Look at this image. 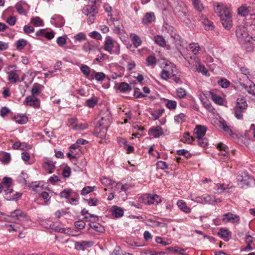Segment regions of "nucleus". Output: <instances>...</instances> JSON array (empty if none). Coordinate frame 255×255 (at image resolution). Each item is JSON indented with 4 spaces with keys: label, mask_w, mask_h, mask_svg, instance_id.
Listing matches in <instances>:
<instances>
[{
    "label": "nucleus",
    "mask_w": 255,
    "mask_h": 255,
    "mask_svg": "<svg viewBox=\"0 0 255 255\" xmlns=\"http://www.w3.org/2000/svg\"><path fill=\"white\" fill-rule=\"evenodd\" d=\"M165 105L168 109L171 110H174L176 108L177 103L175 101L167 100V102L166 103Z\"/></svg>",
    "instance_id": "obj_52"
},
{
    "label": "nucleus",
    "mask_w": 255,
    "mask_h": 255,
    "mask_svg": "<svg viewBox=\"0 0 255 255\" xmlns=\"http://www.w3.org/2000/svg\"><path fill=\"white\" fill-rule=\"evenodd\" d=\"M31 22L32 23L33 25L36 27L41 26L43 23V21L41 19L37 16L31 19Z\"/></svg>",
    "instance_id": "obj_51"
},
{
    "label": "nucleus",
    "mask_w": 255,
    "mask_h": 255,
    "mask_svg": "<svg viewBox=\"0 0 255 255\" xmlns=\"http://www.w3.org/2000/svg\"><path fill=\"white\" fill-rule=\"evenodd\" d=\"M82 11L87 16L96 14L98 11L95 1L93 0L89 1L88 4L83 8Z\"/></svg>",
    "instance_id": "obj_6"
},
{
    "label": "nucleus",
    "mask_w": 255,
    "mask_h": 255,
    "mask_svg": "<svg viewBox=\"0 0 255 255\" xmlns=\"http://www.w3.org/2000/svg\"><path fill=\"white\" fill-rule=\"evenodd\" d=\"M10 217L19 221H28L30 220L27 214L20 209H16L10 212Z\"/></svg>",
    "instance_id": "obj_5"
},
{
    "label": "nucleus",
    "mask_w": 255,
    "mask_h": 255,
    "mask_svg": "<svg viewBox=\"0 0 255 255\" xmlns=\"http://www.w3.org/2000/svg\"><path fill=\"white\" fill-rule=\"evenodd\" d=\"M23 228L21 226H19L17 224H11L8 227V230L9 232H11L12 231H15V232H20V230H21Z\"/></svg>",
    "instance_id": "obj_57"
},
{
    "label": "nucleus",
    "mask_w": 255,
    "mask_h": 255,
    "mask_svg": "<svg viewBox=\"0 0 255 255\" xmlns=\"http://www.w3.org/2000/svg\"><path fill=\"white\" fill-rule=\"evenodd\" d=\"M239 220V216L234 215L230 212L224 214L223 218V221L226 222L235 223L238 222Z\"/></svg>",
    "instance_id": "obj_15"
},
{
    "label": "nucleus",
    "mask_w": 255,
    "mask_h": 255,
    "mask_svg": "<svg viewBox=\"0 0 255 255\" xmlns=\"http://www.w3.org/2000/svg\"><path fill=\"white\" fill-rule=\"evenodd\" d=\"M107 131V127L104 126L99 122L95 128L94 134L95 136L102 139L106 136Z\"/></svg>",
    "instance_id": "obj_9"
},
{
    "label": "nucleus",
    "mask_w": 255,
    "mask_h": 255,
    "mask_svg": "<svg viewBox=\"0 0 255 255\" xmlns=\"http://www.w3.org/2000/svg\"><path fill=\"white\" fill-rule=\"evenodd\" d=\"M171 71H172V72L170 76V79L173 80L177 84H182V81L180 78V75L178 73H174V71L172 69H171Z\"/></svg>",
    "instance_id": "obj_34"
},
{
    "label": "nucleus",
    "mask_w": 255,
    "mask_h": 255,
    "mask_svg": "<svg viewBox=\"0 0 255 255\" xmlns=\"http://www.w3.org/2000/svg\"><path fill=\"white\" fill-rule=\"evenodd\" d=\"M146 64L153 67L156 63V59L152 55L149 56L146 59Z\"/></svg>",
    "instance_id": "obj_39"
},
{
    "label": "nucleus",
    "mask_w": 255,
    "mask_h": 255,
    "mask_svg": "<svg viewBox=\"0 0 255 255\" xmlns=\"http://www.w3.org/2000/svg\"><path fill=\"white\" fill-rule=\"evenodd\" d=\"M98 102L97 98L88 99L86 101V106L89 108H93Z\"/></svg>",
    "instance_id": "obj_54"
},
{
    "label": "nucleus",
    "mask_w": 255,
    "mask_h": 255,
    "mask_svg": "<svg viewBox=\"0 0 255 255\" xmlns=\"http://www.w3.org/2000/svg\"><path fill=\"white\" fill-rule=\"evenodd\" d=\"M155 20V16L153 12H147L144 15V22L151 23Z\"/></svg>",
    "instance_id": "obj_33"
},
{
    "label": "nucleus",
    "mask_w": 255,
    "mask_h": 255,
    "mask_svg": "<svg viewBox=\"0 0 255 255\" xmlns=\"http://www.w3.org/2000/svg\"><path fill=\"white\" fill-rule=\"evenodd\" d=\"M221 202L219 199H216L215 196L212 195H208L203 197V200H202V203L203 204H214L218 202Z\"/></svg>",
    "instance_id": "obj_23"
},
{
    "label": "nucleus",
    "mask_w": 255,
    "mask_h": 255,
    "mask_svg": "<svg viewBox=\"0 0 255 255\" xmlns=\"http://www.w3.org/2000/svg\"><path fill=\"white\" fill-rule=\"evenodd\" d=\"M164 111V109H160L151 111V115L153 120H156L160 118Z\"/></svg>",
    "instance_id": "obj_31"
},
{
    "label": "nucleus",
    "mask_w": 255,
    "mask_h": 255,
    "mask_svg": "<svg viewBox=\"0 0 255 255\" xmlns=\"http://www.w3.org/2000/svg\"><path fill=\"white\" fill-rule=\"evenodd\" d=\"M83 219L91 223H95L99 220V217L97 215L91 214H89L88 216H85Z\"/></svg>",
    "instance_id": "obj_38"
},
{
    "label": "nucleus",
    "mask_w": 255,
    "mask_h": 255,
    "mask_svg": "<svg viewBox=\"0 0 255 255\" xmlns=\"http://www.w3.org/2000/svg\"><path fill=\"white\" fill-rule=\"evenodd\" d=\"M95 188V186H87L83 188L81 191V194L82 195H86L94 190Z\"/></svg>",
    "instance_id": "obj_55"
},
{
    "label": "nucleus",
    "mask_w": 255,
    "mask_h": 255,
    "mask_svg": "<svg viewBox=\"0 0 255 255\" xmlns=\"http://www.w3.org/2000/svg\"><path fill=\"white\" fill-rule=\"evenodd\" d=\"M72 190L66 189L61 191L60 193V196L63 198H67L70 196Z\"/></svg>",
    "instance_id": "obj_53"
},
{
    "label": "nucleus",
    "mask_w": 255,
    "mask_h": 255,
    "mask_svg": "<svg viewBox=\"0 0 255 255\" xmlns=\"http://www.w3.org/2000/svg\"><path fill=\"white\" fill-rule=\"evenodd\" d=\"M101 181L102 183L105 186L112 185L114 183V181L105 177L101 178Z\"/></svg>",
    "instance_id": "obj_61"
},
{
    "label": "nucleus",
    "mask_w": 255,
    "mask_h": 255,
    "mask_svg": "<svg viewBox=\"0 0 255 255\" xmlns=\"http://www.w3.org/2000/svg\"><path fill=\"white\" fill-rule=\"evenodd\" d=\"M43 86L39 84L34 83L32 87L31 92V95L36 97L39 95L43 89Z\"/></svg>",
    "instance_id": "obj_20"
},
{
    "label": "nucleus",
    "mask_w": 255,
    "mask_h": 255,
    "mask_svg": "<svg viewBox=\"0 0 255 255\" xmlns=\"http://www.w3.org/2000/svg\"><path fill=\"white\" fill-rule=\"evenodd\" d=\"M250 13L249 7L246 4H244L238 8V14L243 16H246Z\"/></svg>",
    "instance_id": "obj_26"
},
{
    "label": "nucleus",
    "mask_w": 255,
    "mask_h": 255,
    "mask_svg": "<svg viewBox=\"0 0 255 255\" xmlns=\"http://www.w3.org/2000/svg\"><path fill=\"white\" fill-rule=\"evenodd\" d=\"M197 141L199 145L203 147H205L208 145V139L206 138L198 137Z\"/></svg>",
    "instance_id": "obj_59"
},
{
    "label": "nucleus",
    "mask_w": 255,
    "mask_h": 255,
    "mask_svg": "<svg viewBox=\"0 0 255 255\" xmlns=\"http://www.w3.org/2000/svg\"><path fill=\"white\" fill-rule=\"evenodd\" d=\"M4 197L7 200H14L19 198L22 194L14 191L11 187L5 189Z\"/></svg>",
    "instance_id": "obj_7"
},
{
    "label": "nucleus",
    "mask_w": 255,
    "mask_h": 255,
    "mask_svg": "<svg viewBox=\"0 0 255 255\" xmlns=\"http://www.w3.org/2000/svg\"><path fill=\"white\" fill-rule=\"evenodd\" d=\"M176 94L179 98L183 99L186 97L187 92L184 89L179 88L176 90Z\"/></svg>",
    "instance_id": "obj_46"
},
{
    "label": "nucleus",
    "mask_w": 255,
    "mask_h": 255,
    "mask_svg": "<svg viewBox=\"0 0 255 255\" xmlns=\"http://www.w3.org/2000/svg\"><path fill=\"white\" fill-rule=\"evenodd\" d=\"M43 167L48 171L49 173H51L52 170L55 168V163L51 159L46 158L44 161Z\"/></svg>",
    "instance_id": "obj_18"
},
{
    "label": "nucleus",
    "mask_w": 255,
    "mask_h": 255,
    "mask_svg": "<svg viewBox=\"0 0 255 255\" xmlns=\"http://www.w3.org/2000/svg\"><path fill=\"white\" fill-rule=\"evenodd\" d=\"M212 100L217 104L222 105L223 103V99L219 96L213 94L211 96Z\"/></svg>",
    "instance_id": "obj_50"
},
{
    "label": "nucleus",
    "mask_w": 255,
    "mask_h": 255,
    "mask_svg": "<svg viewBox=\"0 0 255 255\" xmlns=\"http://www.w3.org/2000/svg\"><path fill=\"white\" fill-rule=\"evenodd\" d=\"M119 90L122 93H126L127 92H129L131 90V88L130 86L126 82H122L119 86Z\"/></svg>",
    "instance_id": "obj_32"
},
{
    "label": "nucleus",
    "mask_w": 255,
    "mask_h": 255,
    "mask_svg": "<svg viewBox=\"0 0 255 255\" xmlns=\"http://www.w3.org/2000/svg\"><path fill=\"white\" fill-rule=\"evenodd\" d=\"M207 131V128L205 126L197 125L194 129V133L197 135V138L203 137Z\"/></svg>",
    "instance_id": "obj_17"
},
{
    "label": "nucleus",
    "mask_w": 255,
    "mask_h": 255,
    "mask_svg": "<svg viewBox=\"0 0 255 255\" xmlns=\"http://www.w3.org/2000/svg\"><path fill=\"white\" fill-rule=\"evenodd\" d=\"M26 44H27L26 40H25L23 39H19V40H17L16 42V48L18 50H21L25 46Z\"/></svg>",
    "instance_id": "obj_45"
},
{
    "label": "nucleus",
    "mask_w": 255,
    "mask_h": 255,
    "mask_svg": "<svg viewBox=\"0 0 255 255\" xmlns=\"http://www.w3.org/2000/svg\"><path fill=\"white\" fill-rule=\"evenodd\" d=\"M177 154L179 155H183L187 158L191 157V154L186 149H179L177 151Z\"/></svg>",
    "instance_id": "obj_56"
},
{
    "label": "nucleus",
    "mask_w": 255,
    "mask_h": 255,
    "mask_svg": "<svg viewBox=\"0 0 255 255\" xmlns=\"http://www.w3.org/2000/svg\"><path fill=\"white\" fill-rule=\"evenodd\" d=\"M51 19L55 21V25L58 27H62L65 24L64 18L60 15H55Z\"/></svg>",
    "instance_id": "obj_21"
},
{
    "label": "nucleus",
    "mask_w": 255,
    "mask_h": 255,
    "mask_svg": "<svg viewBox=\"0 0 255 255\" xmlns=\"http://www.w3.org/2000/svg\"><path fill=\"white\" fill-rule=\"evenodd\" d=\"M49 222V226H45V227L53 230L54 231L60 233H65L66 229L62 228L59 225L57 222L53 223L50 221H48Z\"/></svg>",
    "instance_id": "obj_16"
},
{
    "label": "nucleus",
    "mask_w": 255,
    "mask_h": 255,
    "mask_svg": "<svg viewBox=\"0 0 255 255\" xmlns=\"http://www.w3.org/2000/svg\"><path fill=\"white\" fill-rule=\"evenodd\" d=\"M94 78L98 81H103L105 78V74L103 72H96L94 71Z\"/></svg>",
    "instance_id": "obj_60"
},
{
    "label": "nucleus",
    "mask_w": 255,
    "mask_h": 255,
    "mask_svg": "<svg viewBox=\"0 0 255 255\" xmlns=\"http://www.w3.org/2000/svg\"><path fill=\"white\" fill-rule=\"evenodd\" d=\"M238 180L240 181L241 184L243 187L245 186H250L251 185V181L253 180V179L247 173H244L242 175L238 176Z\"/></svg>",
    "instance_id": "obj_12"
},
{
    "label": "nucleus",
    "mask_w": 255,
    "mask_h": 255,
    "mask_svg": "<svg viewBox=\"0 0 255 255\" xmlns=\"http://www.w3.org/2000/svg\"><path fill=\"white\" fill-rule=\"evenodd\" d=\"M159 65L161 68L163 69H169L168 67L171 68L173 67V65L171 64L170 63H168V62H166L164 60H161L159 62Z\"/></svg>",
    "instance_id": "obj_47"
},
{
    "label": "nucleus",
    "mask_w": 255,
    "mask_h": 255,
    "mask_svg": "<svg viewBox=\"0 0 255 255\" xmlns=\"http://www.w3.org/2000/svg\"><path fill=\"white\" fill-rule=\"evenodd\" d=\"M11 159L10 155L9 153L5 152L2 157H1L0 161L4 164L8 163Z\"/></svg>",
    "instance_id": "obj_48"
},
{
    "label": "nucleus",
    "mask_w": 255,
    "mask_h": 255,
    "mask_svg": "<svg viewBox=\"0 0 255 255\" xmlns=\"http://www.w3.org/2000/svg\"><path fill=\"white\" fill-rule=\"evenodd\" d=\"M236 35L240 42L246 41V39L248 38L249 36L246 27L242 25L238 26L237 27Z\"/></svg>",
    "instance_id": "obj_4"
},
{
    "label": "nucleus",
    "mask_w": 255,
    "mask_h": 255,
    "mask_svg": "<svg viewBox=\"0 0 255 255\" xmlns=\"http://www.w3.org/2000/svg\"><path fill=\"white\" fill-rule=\"evenodd\" d=\"M248 107V104L244 98H238L236 105L234 108L235 116L238 120L243 118V114Z\"/></svg>",
    "instance_id": "obj_3"
},
{
    "label": "nucleus",
    "mask_w": 255,
    "mask_h": 255,
    "mask_svg": "<svg viewBox=\"0 0 255 255\" xmlns=\"http://www.w3.org/2000/svg\"><path fill=\"white\" fill-rule=\"evenodd\" d=\"M218 84L223 88H227L229 86L230 83L225 79H221L218 81Z\"/></svg>",
    "instance_id": "obj_64"
},
{
    "label": "nucleus",
    "mask_w": 255,
    "mask_h": 255,
    "mask_svg": "<svg viewBox=\"0 0 255 255\" xmlns=\"http://www.w3.org/2000/svg\"><path fill=\"white\" fill-rule=\"evenodd\" d=\"M16 123L19 124H25L28 121V119L25 116H17L14 117Z\"/></svg>",
    "instance_id": "obj_40"
},
{
    "label": "nucleus",
    "mask_w": 255,
    "mask_h": 255,
    "mask_svg": "<svg viewBox=\"0 0 255 255\" xmlns=\"http://www.w3.org/2000/svg\"><path fill=\"white\" fill-rule=\"evenodd\" d=\"M89 225L90 228L94 229L95 232L103 233L105 231L104 227L98 223H89Z\"/></svg>",
    "instance_id": "obj_22"
},
{
    "label": "nucleus",
    "mask_w": 255,
    "mask_h": 255,
    "mask_svg": "<svg viewBox=\"0 0 255 255\" xmlns=\"http://www.w3.org/2000/svg\"><path fill=\"white\" fill-rule=\"evenodd\" d=\"M178 207L183 211L186 213H189L191 212V209L188 207L185 202L182 200H179L177 202Z\"/></svg>",
    "instance_id": "obj_30"
},
{
    "label": "nucleus",
    "mask_w": 255,
    "mask_h": 255,
    "mask_svg": "<svg viewBox=\"0 0 255 255\" xmlns=\"http://www.w3.org/2000/svg\"><path fill=\"white\" fill-rule=\"evenodd\" d=\"M80 70L86 77H88L90 76L91 69L88 66L86 65H83L80 67Z\"/></svg>",
    "instance_id": "obj_44"
},
{
    "label": "nucleus",
    "mask_w": 255,
    "mask_h": 255,
    "mask_svg": "<svg viewBox=\"0 0 255 255\" xmlns=\"http://www.w3.org/2000/svg\"><path fill=\"white\" fill-rule=\"evenodd\" d=\"M74 225L76 228L82 230L85 227L86 224L83 220H79L76 221Z\"/></svg>",
    "instance_id": "obj_63"
},
{
    "label": "nucleus",
    "mask_w": 255,
    "mask_h": 255,
    "mask_svg": "<svg viewBox=\"0 0 255 255\" xmlns=\"http://www.w3.org/2000/svg\"><path fill=\"white\" fill-rule=\"evenodd\" d=\"M24 105L38 109L40 106V100L33 96H27L24 102Z\"/></svg>",
    "instance_id": "obj_8"
},
{
    "label": "nucleus",
    "mask_w": 255,
    "mask_h": 255,
    "mask_svg": "<svg viewBox=\"0 0 255 255\" xmlns=\"http://www.w3.org/2000/svg\"><path fill=\"white\" fill-rule=\"evenodd\" d=\"M112 213L116 218H120L124 215V210L122 208L115 206L112 207Z\"/></svg>",
    "instance_id": "obj_25"
},
{
    "label": "nucleus",
    "mask_w": 255,
    "mask_h": 255,
    "mask_svg": "<svg viewBox=\"0 0 255 255\" xmlns=\"http://www.w3.org/2000/svg\"><path fill=\"white\" fill-rule=\"evenodd\" d=\"M71 174V170L70 167L67 166L63 169L62 172V175L66 178H68L70 176Z\"/></svg>",
    "instance_id": "obj_62"
},
{
    "label": "nucleus",
    "mask_w": 255,
    "mask_h": 255,
    "mask_svg": "<svg viewBox=\"0 0 255 255\" xmlns=\"http://www.w3.org/2000/svg\"><path fill=\"white\" fill-rule=\"evenodd\" d=\"M11 183L12 179L9 177H5L0 184H2L6 189L7 188L11 187Z\"/></svg>",
    "instance_id": "obj_43"
},
{
    "label": "nucleus",
    "mask_w": 255,
    "mask_h": 255,
    "mask_svg": "<svg viewBox=\"0 0 255 255\" xmlns=\"http://www.w3.org/2000/svg\"><path fill=\"white\" fill-rule=\"evenodd\" d=\"M187 61L189 64L191 66H196L200 63V61L199 58L195 55L191 56L188 60Z\"/></svg>",
    "instance_id": "obj_35"
},
{
    "label": "nucleus",
    "mask_w": 255,
    "mask_h": 255,
    "mask_svg": "<svg viewBox=\"0 0 255 255\" xmlns=\"http://www.w3.org/2000/svg\"><path fill=\"white\" fill-rule=\"evenodd\" d=\"M196 70L198 72H201L204 75H207L208 71L206 69L205 66L203 65H201L200 63L196 66Z\"/></svg>",
    "instance_id": "obj_58"
},
{
    "label": "nucleus",
    "mask_w": 255,
    "mask_h": 255,
    "mask_svg": "<svg viewBox=\"0 0 255 255\" xmlns=\"http://www.w3.org/2000/svg\"><path fill=\"white\" fill-rule=\"evenodd\" d=\"M214 10L220 17L221 23L227 30H230L232 26V15L230 10L223 5L218 4L214 7Z\"/></svg>",
    "instance_id": "obj_1"
},
{
    "label": "nucleus",
    "mask_w": 255,
    "mask_h": 255,
    "mask_svg": "<svg viewBox=\"0 0 255 255\" xmlns=\"http://www.w3.org/2000/svg\"><path fill=\"white\" fill-rule=\"evenodd\" d=\"M189 48L192 53L195 55L198 54L199 51L200 50V47L198 43H192L189 45Z\"/></svg>",
    "instance_id": "obj_37"
},
{
    "label": "nucleus",
    "mask_w": 255,
    "mask_h": 255,
    "mask_svg": "<svg viewBox=\"0 0 255 255\" xmlns=\"http://www.w3.org/2000/svg\"><path fill=\"white\" fill-rule=\"evenodd\" d=\"M130 38L132 43L135 47H137L142 43V40L140 37L136 34L131 33L130 35Z\"/></svg>",
    "instance_id": "obj_24"
},
{
    "label": "nucleus",
    "mask_w": 255,
    "mask_h": 255,
    "mask_svg": "<svg viewBox=\"0 0 255 255\" xmlns=\"http://www.w3.org/2000/svg\"><path fill=\"white\" fill-rule=\"evenodd\" d=\"M186 116L183 113H180L174 117L175 121L179 124L182 123L186 121Z\"/></svg>",
    "instance_id": "obj_42"
},
{
    "label": "nucleus",
    "mask_w": 255,
    "mask_h": 255,
    "mask_svg": "<svg viewBox=\"0 0 255 255\" xmlns=\"http://www.w3.org/2000/svg\"><path fill=\"white\" fill-rule=\"evenodd\" d=\"M115 189L119 190L120 192H126L128 189V184L123 185L121 183H118L116 184Z\"/></svg>",
    "instance_id": "obj_49"
},
{
    "label": "nucleus",
    "mask_w": 255,
    "mask_h": 255,
    "mask_svg": "<svg viewBox=\"0 0 255 255\" xmlns=\"http://www.w3.org/2000/svg\"><path fill=\"white\" fill-rule=\"evenodd\" d=\"M144 200H146L144 202V204L146 205H151L156 203L158 204L161 202V199L157 195H151L149 194H144Z\"/></svg>",
    "instance_id": "obj_10"
},
{
    "label": "nucleus",
    "mask_w": 255,
    "mask_h": 255,
    "mask_svg": "<svg viewBox=\"0 0 255 255\" xmlns=\"http://www.w3.org/2000/svg\"><path fill=\"white\" fill-rule=\"evenodd\" d=\"M193 4L195 8L199 11H201L204 9L203 3L200 0H194Z\"/></svg>",
    "instance_id": "obj_41"
},
{
    "label": "nucleus",
    "mask_w": 255,
    "mask_h": 255,
    "mask_svg": "<svg viewBox=\"0 0 255 255\" xmlns=\"http://www.w3.org/2000/svg\"><path fill=\"white\" fill-rule=\"evenodd\" d=\"M98 48V45L94 41L87 42L83 45V50L89 53L95 51Z\"/></svg>",
    "instance_id": "obj_11"
},
{
    "label": "nucleus",
    "mask_w": 255,
    "mask_h": 255,
    "mask_svg": "<svg viewBox=\"0 0 255 255\" xmlns=\"http://www.w3.org/2000/svg\"><path fill=\"white\" fill-rule=\"evenodd\" d=\"M28 177V176L27 174L22 171L20 174L18 176L17 178V181L20 184L22 185H26L27 182V179Z\"/></svg>",
    "instance_id": "obj_29"
},
{
    "label": "nucleus",
    "mask_w": 255,
    "mask_h": 255,
    "mask_svg": "<svg viewBox=\"0 0 255 255\" xmlns=\"http://www.w3.org/2000/svg\"><path fill=\"white\" fill-rule=\"evenodd\" d=\"M104 50L110 54L119 55L121 53L120 45L110 36L106 37L104 42Z\"/></svg>",
    "instance_id": "obj_2"
},
{
    "label": "nucleus",
    "mask_w": 255,
    "mask_h": 255,
    "mask_svg": "<svg viewBox=\"0 0 255 255\" xmlns=\"http://www.w3.org/2000/svg\"><path fill=\"white\" fill-rule=\"evenodd\" d=\"M93 245V243L91 241L75 242V248L77 250H84L86 248L92 247Z\"/></svg>",
    "instance_id": "obj_13"
},
{
    "label": "nucleus",
    "mask_w": 255,
    "mask_h": 255,
    "mask_svg": "<svg viewBox=\"0 0 255 255\" xmlns=\"http://www.w3.org/2000/svg\"><path fill=\"white\" fill-rule=\"evenodd\" d=\"M154 42L159 46L164 47L166 45V41L163 36L157 35L154 37Z\"/></svg>",
    "instance_id": "obj_27"
},
{
    "label": "nucleus",
    "mask_w": 255,
    "mask_h": 255,
    "mask_svg": "<svg viewBox=\"0 0 255 255\" xmlns=\"http://www.w3.org/2000/svg\"><path fill=\"white\" fill-rule=\"evenodd\" d=\"M172 71L169 69H163L160 73L161 78L164 80H167L168 79L170 78Z\"/></svg>",
    "instance_id": "obj_36"
},
{
    "label": "nucleus",
    "mask_w": 255,
    "mask_h": 255,
    "mask_svg": "<svg viewBox=\"0 0 255 255\" xmlns=\"http://www.w3.org/2000/svg\"><path fill=\"white\" fill-rule=\"evenodd\" d=\"M6 73L8 75V80L11 83H15L19 80V77L16 70Z\"/></svg>",
    "instance_id": "obj_19"
},
{
    "label": "nucleus",
    "mask_w": 255,
    "mask_h": 255,
    "mask_svg": "<svg viewBox=\"0 0 255 255\" xmlns=\"http://www.w3.org/2000/svg\"><path fill=\"white\" fill-rule=\"evenodd\" d=\"M148 134L154 137L157 138L163 134V131L160 126H157L154 128H150L148 130Z\"/></svg>",
    "instance_id": "obj_14"
},
{
    "label": "nucleus",
    "mask_w": 255,
    "mask_h": 255,
    "mask_svg": "<svg viewBox=\"0 0 255 255\" xmlns=\"http://www.w3.org/2000/svg\"><path fill=\"white\" fill-rule=\"evenodd\" d=\"M240 85L245 89V90L250 94L255 96V84H253L248 86L244 83H241Z\"/></svg>",
    "instance_id": "obj_28"
}]
</instances>
